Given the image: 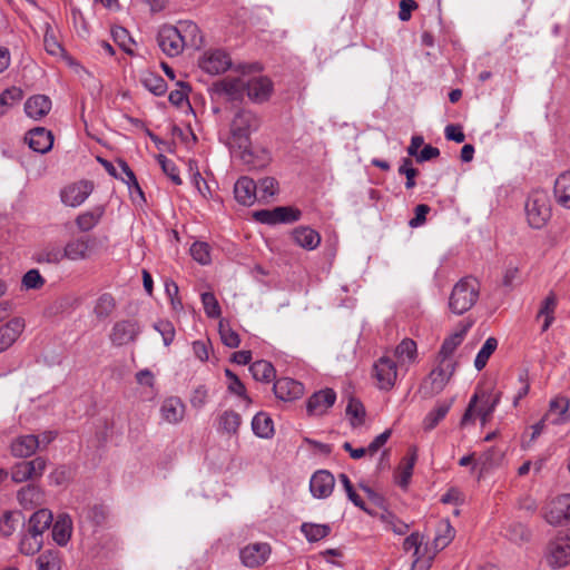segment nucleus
<instances>
[{"instance_id": "1", "label": "nucleus", "mask_w": 570, "mask_h": 570, "mask_svg": "<svg viewBox=\"0 0 570 570\" xmlns=\"http://www.w3.org/2000/svg\"><path fill=\"white\" fill-rule=\"evenodd\" d=\"M157 42L160 50L168 57L179 56L184 48H199L203 37L198 26L189 20L179 21L176 26L165 24L159 28Z\"/></svg>"}, {"instance_id": "2", "label": "nucleus", "mask_w": 570, "mask_h": 570, "mask_svg": "<svg viewBox=\"0 0 570 570\" xmlns=\"http://www.w3.org/2000/svg\"><path fill=\"white\" fill-rule=\"evenodd\" d=\"M500 401L501 392H493L492 390L476 391L470 399L469 405L461 419V425L465 426L474 422L475 417H479L481 425L485 426Z\"/></svg>"}, {"instance_id": "3", "label": "nucleus", "mask_w": 570, "mask_h": 570, "mask_svg": "<svg viewBox=\"0 0 570 570\" xmlns=\"http://www.w3.org/2000/svg\"><path fill=\"white\" fill-rule=\"evenodd\" d=\"M259 128V119L248 109L238 110L230 122L229 148L236 155L238 148H245L250 142V136Z\"/></svg>"}, {"instance_id": "4", "label": "nucleus", "mask_w": 570, "mask_h": 570, "mask_svg": "<svg viewBox=\"0 0 570 570\" xmlns=\"http://www.w3.org/2000/svg\"><path fill=\"white\" fill-rule=\"evenodd\" d=\"M480 286L475 278L463 277L454 286L449 297V308L456 315H462L476 303Z\"/></svg>"}, {"instance_id": "5", "label": "nucleus", "mask_w": 570, "mask_h": 570, "mask_svg": "<svg viewBox=\"0 0 570 570\" xmlns=\"http://www.w3.org/2000/svg\"><path fill=\"white\" fill-rule=\"evenodd\" d=\"M525 215L532 228L543 227L551 216L548 196L542 191H535L529 196L525 203Z\"/></svg>"}, {"instance_id": "6", "label": "nucleus", "mask_w": 570, "mask_h": 570, "mask_svg": "<svg viewBox=\"0 0 570 570\" xmlns=\"http://www.w3.org/2000/svg\"><path fill=\"white\" fill-rule=\"evenodd\" d=\"M548 563L561 568L570 563V529L559 532L547 550Z\"/></svg>"}, {"instance_id": "7", "label": "nucleus", "mask_w": 570, "mask_h": 570, "mask_svg": "<svg viewBox=\"0 0 570 570\" xmlns=\"http://www.w3.org/2000/svg\"><path fill=\"white\" fill-rule=\"evenodd\" d=\"M199 67L209 75H219L232 67V59L222 49H210L204 52L199 60Z\"/></svg>"}, {"instance_id": "8", "label": "nucleus", "mask_w": 570, "mask_h": 570, "mask_svg": "<svg viewBox=\"0 0 570 570\" xmlns=\"http://www.w3.org/2000/svg\"><path fill=\"white\" fill-rule=\"evenodd\" d=\"M47 466L46 459L37 456L31 461H22L11 469V479L16 483H22L30 479L40 478Z\"/></svg>"}, {"instance_id": "9", "label": "nucleus", "mask_w": 570, "mask_h": 570, "mask_svg": "<svg viewBox=\"0 0 570 570\" xmlns=\"http://www.w3.org/2000/svg\"><path fill=\"white\" fill-rule=\"evenodd\" d=\"M374 377L381 390H391L397 380V364L389 356L380 357L373 367Z\"/></svg>"}, {"instance_id": "10", "label": "nucleus", "mask_w": 570, "mask_h": 570, "mask_svg": "<svg viewBox=\"0 0 570 570\" xmlns=\"http://www.w3.org/2000/svg\"><path fill=\"white\" fill-rule=\"evenodd\" d=\"M159 414L163 422L178 425L185 419L186 404L179 396H166L159 405Z\"/></svg>"}, {"instance_id": "11", "label": "nucleus", "mask_w": 570, "mask_h": 570, "mask_svg": "<svg viewBox=\"0 0 570 570\" xmlns=\"http://www.w3.org/2000/svg\"><path fill=\"white\" fill-rule=\"evenodd\" d=\"M247 97L255 104L267 101L274 90L272 80L266 76L247 75Z\"/></svg>"}, {"instance_id": "12", "label": "nucleus", "mask_w": 570, "mask_h": 570, "mask_svg": "<svg viewBox=\"0 0 570 570\" xmlns=\"http://www.w3.org/2000/svg\"><path fill=\"white\" fill-rule=\"evenodd\" d=\"M234 157L239 158L243 164L247 165L252 169H261L266 167L272 157L271 153L263 147H254L252 142L245 148H238Z\"/></svg>"}, {"instance_id": "13", "label": "nucleus", "mask_w": 570, "mask_h": 570, "mask_svg": "<svg viewBox=\"0 0 570 570\" xmlns=\"http://www.w3.org/2000/svg\"><path fill=\"white\" fill-rule=\"evenodd\" d=\"M544 519L554 525L570 521V494L551 500L544 509Z\"/></svg>"}, {"instance_id": "14", "label": "nucleus", "mask_w": 570, "mask_h": 570, "mask_svg": "<svg viewBox=\"0 0 570 570\" xmlns=\"http://www.w3.org/2000/svg\"><path fill=\"white\" fill-rule=\"evenodd\" d=\"M247 75L242 72L240 76L222 79L216 85L217 91L224 94L229 100H243L244 96H247Z\"/></svg>"}, {"instance_id": "15", "label": "nucleus", "mask_w": 570, "mask_h": 570, "mask_svg": "<svg viewBox=\"0 0 570 570\" xmlns=\"http://www.w3.org/2000/svg\"><path fill=\"white\" fill-rule=\"evenodd\" d=\"M271 554V547L265 542L250 543L244 547L239 557L242 563L247 568H256L262 566Z\"/></svg>"}, {"instance_id": "16", "label": "nucleus", "mask_w": 570, "mask_h": 570, "mask_svg": "<svg viewBox=\"0 0 570 570\" xmlns=\"http://www.w3.org/2000/svg\"><path fill=\"white\" fill-rule=\"evenodd\" d=\"M336 401V393L332 389H324L315 392L306 403V410L309 415L321 416L331 409Z\"/></svg>"}, {"instance_id": "17", "label": "nucleus", "mask_w": 570, "mask_h": 570, "mask_svg": "<svg viewBox=\"0 0 570 570\" xmlns=\"http://www.w3.org/2000/svg\"><path fill=\"white\" fill-rule=\"evenodd\" d=\"M92 191V185L89 181L81 180L66 186L61 190V200L70 207H78L89 197Z\"/></svg>"}, {"instance_id": "18", "label": "nucleus", "mask_w": 570, "mask_h": 570, "mask_svg": "<svg viewBox=\"0 0 570 570\" xmlns=\"http://www.w3.org/2000/svg\"><path fill=\"white\" fill-rule=\"evenodd\" d=\"M335 485L334 475L327 470L316 471L309 480V491L316 499L328 498Z\"/></svg>"}, {"instance_id": "19", "label": "nucleus", "mask_w": 570, "mask_h": 570, "mask_svg": "<svg viewBox=\"0 0 570 570\" xmlns=\"http://www.w3.org/2000/svg\"><path fill=\"white\" fill-rule=\"evenodd\" d=\"M274 394L284 402H292L303 396L304 385L291 377H281L274 383Z\"/></svg>"}, {"instance_id": "20", "label": "nucleus", "mask_w": 570, "mask_h": 570, "mask_svg": "<svg viewBox=\"0 0 570 570\" xmlns=\"http://www.w3.org/2000/svg\"><path fill=\"white\" fill-rule=\"evenodd\" d=\"M140 328L135 321L117 322L110 333V341L114 345L122 346L132 342L139 334Z\"/></svg>"}, {"instance_id": "21", "label": "nucleus", "mask_w": 570, "mask_h": 570, "mask_svg": "<svg viewBox=\"0 0 570 570\" xmlns=\"http://www.w3.org/2000/svg\"><path fill=\"white\" fill-rule=\"evenodd\" d=\"M544 416L554 425L567 422L570 419L569 399L562 395L551 399L549 403V411Z\"/></svg>"}, {"instance_id": "22", "label": "nucleus", "mask_w": 570, "mask_h": 570, "mask_svg": "<svg viewBox=\"0 0 570 570\" xmlns=\"http://www.w3.org/2000/svg\"><path fill=\"white\" fill-rule=\"evenodd\" d=\"M26 140L29 145V147L39 154H46L48 153L53 145V137L51 131L47 130L43 127H37L31 129Z\"/></svg>"}, {"instance_id": "23", "label": "nucleus", "mask_w": 570, "mask_h": 570, "mask_svg": "<svg viewBox=\"0 0 570 570\" xmlns=\"http://www.w3.org/2000/svg\"><path fill=\"white\" fill-rule=\"evenodd\" d=\"M24 330V321L14 317L0 326V353L10 347Z\"/></svg>"}, {"instance_id": "24", "label": "nucleus", "mask_w": 570, "mask_h": 570, "mask_svg": "<svg viewBox=\"0 0 570 570\" xmlns=\"http://www.w3.org/2000/svg\"><path fill=\"white\" fill-rule=\"evenodd\" d=\"M234 196L240 205H253L257 199L256 183L254 179L247 176L238 178L234 186Z\"/></svg>"}, {"instance_id": "25", "label": "nucleus", "mask_w": 570, "mask_h": 570, "mask_svg": "<svg viewBox=\"0 0 570 570\" xmlns=\"http://www.w3.org/2000/svg\"><path fill=\"white\" fill-rule=\"evenodd\" d=\"M454 366L452 362L441 363L438 367L431 371L428 382L430 384V393L439 394L448 384Z\"/></svg>"}, {"instance_id": "26", "label": "nucleus", "mask_w": 570, "mask_h": 570, "mask_svg": "<svg viewBox=\"0 0 570 570\" xmlns=\"http://www.w3.org/2000/svg\"><path fill=\"white\" fill-rule=\"evenodd\" d=\"M51 110V100L46 95H35L24 102V112L29 118L39 120Z\"/></svg>"}, {"instance_id": "27", "label": "nucleus", "mask_w": 570, "mask_h": 570, "mask_svg": "<svg viewBox=\"0 0 570 570\" xmlns=\"http://www.w3.org/2000/svg\"><path fill=\"white\" fill-rule=\"evenodd\" d=\"M73 530L72 519L67 513H61L57 517L52 525V539L60 546L65 547L69 542Z\"/></svg>"}, {"instance_id": "28", "label": "nucleus", "mask_w": 570, "mask_h": 570, "mask_svg": "<svg viewBox=\"0 0 570 570\" xmlns=\"http://www.w3.org/2000/svg\"><path fill=\"white\" fill-rule=\"evenodd\" d=\"M40 448L39 439L33 434L21 435L10 445L11 453L17 458H29Z\"/></svg>"}, {"instance_id": "29", "label": "nucleus", "mask_w": 570, "mask_h": 570, "mask_svg": "<svg viewBox=\"0 0 570 570\" xmlns=\"http://www.w3.org/2000/svg\"><path fill=\"white\" fill-rule=\"evenodd\" d=\"M394 355L401 367L410 366L417 362V346L412 338L402 340L395 347Z\"/></svg>"}, {"instance_id": "30", "label": "nucleus", "mask_w": 570, "mask_h": 570, "mask_svg": "<svg viewBox=\"0 0 570 570\" xmlns=\"http://www.w3.org/2000/svg\"><path fill=\"white\" fill-rule=\"evenodd\" d=\"M292 235L295 244L307 250L315 249L321 243L320 234L311 227L299 226Z\"/></svg>"}, {"instance_id": "31", "label": "nucleus", "mask_w": 570, "mask_h": 570, "mask_svg": "<svg viewBox=\"0 0 570 570\" xmlns=\"http://www.w3.org/2000/svg\"><path fill=\"white\" fill-rule=\"evenodd\" d=\"M42 498V491L33 484L21 488L17 493L18 502L23 509H33L41 505Z\"/></svg>"}, {"instance_id": "32", "label": "nucleus", "mask_w": 570, "mask_h": 570, "mask_svg": "<svg viewBox=\"0 0 570 570\" xmlns=\"http://www.w3.org/2000/svg\"><path fill=\"white\" fill-rule=\"evenodd\" d=\"M89 249V239L86 237H80L71 239L66 244L63 248V255L70 261H81L88 257Z\"/></svg>"}, {"instance_id": "33", "label": "nucleus", "mask_w": 570, "mask_h": 570, "mask_svg": "<svg viewBox=\"0 0 570 570\" xmlns=\"http://www.w3.org/2000/svg\"><path fill=\"white\" fill-rule=\"evenodd\" d=\"M299 531L309 543H315L328 537L332 528L326 523L303 522Z\"/></svg>"}, {"instance_id": "34", "label": "nucleus", "mask_w": 570, "mask_h": 570, "mask_svg": "<svg viewBox=\"0 0 570 570\" xmlns=\"http://www.w3.org/2000/svg\"><path fill=\"white\" fill-rule=\"evenodd\" d=\"M52 523V513L47 509H39L29 519L28 531L42 538L43 532Z\"/></svg>"}, {"instance_id": "35", "label": "nucleus", "mask_w": 570, "mask_h": 570, "mask_svg": "<svg viewBox=\"0 0 570 570\" xmlns=\"http://www.w3.org/2000/svg\"><path fill=\"white\" fill-rule=\"evenodd\" d=\"M554 197L559 205L570 209V170L560 174L556 179Z\"/></svg>"}, {"instance_id": "36", "label": "nucleus", "mask_w": 570, "mask_h": 570, "mask_svg": "<svg viewBox=\"0 0 570 570\" xmlns=\"http://www.w3.org/2000/svg\"><path fill=\"white\" fill-rule=\"evenodd\" d=\"M252 430L261 439H271L274 435V423L265 412H258L252 420Z\"/></svg>"}, {"instance_id": "37", "label": "nucleus", "mask_w": 570, "mask_h": 570, "mask_svg": "<svg viewBox=\"0 0 570 570\" xmlns=\"http://www.w3.org/2000/svg\"><path fill=\"white\" fill-rule=\"evenodd\" d=\"M468 328L469 326H465L462 330L451 334L449 337L444 340L440 350L441 363L452 362L451 355L454 353L456 347L461 345V343L463 342Z\"/></svg>"}, {"instance_id": "38", "label": "nucleus", "mask_w": 570, "mask_h": 570, "mask_svg": "<svg viewBox=\"0 0 570 570\" xmlns=\"http://www.w3.org/2000/svg\"><path fill=\"white\" fill-rule=\"evenodd\" d=\"M225 376L227 377V391L239 397L244 402L245 407H248L252 404V399L247 394L244 383L229 368L225 370Z\"/></svg>"}, {"instance_id": "39", "label": "nucleus", "mask_w": 570, "mask_h": 570, "mask_svg": "<svg viewBox=\"0 0 570 570\" xmlns=\"http://www.w3.org/2000/svg\"><path fill=\"white\" fill-rule=\"evenodd\" d=\"M455 531L448 520H441L438 524L436 533L433 540L435 551L443 550L453 540Z\"/></svg>"}, {"instance_id": "40", "label": "nucleus", "mask_w": 570, "mask_h": 570, "mask_svg": "<svg viewBox=\"0 0 570 570\" xmlns=\"http://www.w3.org/2000/svg\"><path fill=\"white\" fill-rule=\"evenodd\" d=\"M416 462L415 451L407 458H405L400 464L395 473V482L403 489H405L412 478L413 469Z\"/></svg>"}, {"instance_id": "41", "label": "nucleus", "mask_w": 570, "mask_h": 570, "mask_svg": "<svg viewBox=\"0 0 570 570\" xmlns=\"http://www.w3.org/2000/svg\"><path fill=\"white\" fill-rule=\"evenodd\" d=\"M557 307V297L554 294L548 295L541 303L540 309L538 312V317H543V324L541 327L542 332L549 330L554 321V311Z\"/></svg>"}, {"instance_id": "42", "label": "nucleus", "mask_w": 570, "mask_h": 570, "mask_svg": "<svg viewBox=\"0 0 570 570\" xmlns=\"http://www.w3.org/2000/svg\"><path fill=\"white\" fill-rule=\"evenodd\" d=\"M249 371L254 380L259 382H271L275 379V368L273 364L265 360H259L250 364Z\"/></svg>"}, {"instance_id": "43", "label": "nucleus", "mask_w": 570, "mask_h": 570, "mask_svg": "<svg viewBox=\"0 0 570 570\" xmlns=\"http://www.w3.org/2000/svg\"><path fill=\"white\" fill-rule=\"evenodd\" d=\"M242 423L240 415L233 411H224L218 419V429L227 434H236Z\"/></svg>"}, {"instance_id": "44", "label": "nucleus", "mask_w": 570, "mask_h": 570, "mask_svg": "<svg viewBox=\"0 0 570 570\" xmlns=\"http://www.w3.org/2000/svg\"><path fill=\"white\" fill-rule=\"evenodd\" d=\"M102 215V207L85 212L77 217L76 225L81 232H89L100 222Z\"/></svg>"}, {"instance_id": "45", "label": "nucleus", "mask_w": 570, "mask_h": 570, "mask_svg": "<svg viewBox=\"0 0 570 570\" xmlns=\"http://www.w3.org/2000/svg\"><path fill=\"white\" fill-rule=\"evenodd\" d=\"M380 520L385 530L392 531L397 535H404L409 531V524L400 520L392 512L385 511L380 515Z\"/></svg>"}, {"instance_id": "46", "label": "nucleus", "mask_w": 570, "mask_h": 570, "mask_svg": "<svg viewBox=\"0 0 570 570\" xmlns=\"http://www.w3.org/2000/svg\"><path fill=\"white\" fill-rule=\"evenodd\" d=\"M278 193V181L274 177H264L256 184L257 198L268 200Z\"/></svg>"}, {"instance_id": "47", "label": "nucleus", "mask_w": 570, "mask_h": 570, "mask_svg": "<svg viewBox=\"0 0 570 570\" xmlns=\"http://www.w3.org/2000/svg\"><path fill=\"white\" fill-rule=\"evenodd\" d=\"M498 347V341L494 337H489L483 343L482 347L478 352L475 360H474V366L478 371H481L485 367L490 356L493 354V352Z\"/></svg>"}, {"instance_id": "48", "label": "nucleus", "mask_w": 570, "mask_h": 570, "mask_svg": "<svg viewBox=\"0 0 570 570\" xmlns=\"http://www.w3.org/2000/svg\"><path fill=\"white\" fill-rule=\"evenodd\" d=\"M141 82L144 87L155 96H161L167 90V83L164 78L153 72L144 75Z\"/></svg>"}, {"instance_id": "49", "label": "nucleus", "mask_w": 570, "mask_h": 570, "mask_svg": "<svg viewBox=\"0 0 570 570\" xmlns=\"http://www.w3.org/2000/svg\"><path fill=\"white\" fill-rule=\"evenodd\" d=\"M106 518V510L101 505L85 507L79 512L80 522H90L94 525H99Z\"/></svg>"}, {"instance_id": "50", "label": "nucleus", "mask_w": 570, "mask_h": 570, "mask_svg": "<svg viewBox=\"0 0 570 570\" xmlns=\"http://www.w3.org/2000/svg\"><path fill=\"white\" fill-rule=\"evenodd\" d=\"M436 551L431 552L428 548L419 547L417 550H413V562L412 570H428L431 567L432 560L435 557Z\"/></svg>"}, {"instance_id": "51", "label": "nucleus", "mask_w": 570, "mask_h": 570, "mask_svg": "<svg viewBox=\"0 0 570 570\" xmlns=\"http://www.w3.org/2000/svg\"><path fill=\"white\" fill-rule=\"evenodd\" d=\"M23 97L20 88L11 87L0 94V116L4 115L7 110L19 102Z\"/></svg>"}, {"instance_id": "52", "label": "nucleus", "mask_w": 570, "mask_h": 570, "mask_svg": "<svg viewBox=\"0 0 570 570\" xmlns=\"http://www.w3.org/2000/svg\"><path fill=\"white\" fill-rule=\"evenodd\" d=\"M450 406V404H440L430 411L423 420L424 430L432 431L445 417Z\"/></svg>"}, {"instance_id": "53", "label": "nucleus", "mask_w": 570, "mask_h": 570, "mask_svg": "<svg viewBox=\"0 0 570 570\" xmlns=\"http://www.w3.org/2000/svg\"><path fill=\"white\" fill-rule=\"evenodd\" d=\"M42 538L32 532H27L20 540L19 548L23 554L31 556L40 550Z\"/></svg>"}, {"instance_id": "54", "label": "nucleus", "mask_w": 570, "mask_h": 570, "mask_svg": "<svg viewBox=\"0 0 570 570\" xmlns=\"http://www.w3.org/2000/svg\"><path fill=\"white\" fill-rule=\"evenodd\" d=\"M43 43L46 51L53 57H59L65 53V49L57 40L50 24H46Z\"/></svg>"}, {"instance_id": "55", "label": "nucleus", "mask_w": 570, "mask_h": 570, "mask_svg": "<svg viewBox=\"0 0 570 570\" xmlns=\"http://www.w3.org/2000/svg\"><path fill=\"white\" fill-rule=\"evenodd\" d=\"M114 308L115 299L110 294L106 293L98 297L94 307V313L98 318H106L111 314Z\"/></svg>"}, {"instance_id": "56", "label": "nucleus", "mask_w": 570, "mask_h": 570, "mask_svg": "<svg viewBox=\"0 0 570 570\" xmlns=\"http://www.w3.org/2000/svg\"><path fill=\"white\" fill-rule=\"evenodd\" d=\"M38 570H60V559L57 552L45 551L36 560Z\"/></svg>"}, {"instance_id": "57", "label": "nucleus", "mask_w": 570, "mask_h": 570, "mask_svg": "<svg viewBox=\"0 0 570 570\" xmlns=\"http://www.w3.org/2000/svg\"><path fill=\"white\" fill-rule=\"evenodd\" d=\"M505 537L512 542L521 543L530 538V532L522 523L513 522L507 527Z\"/></svg>"}, {"instance_id": "58", "label": "nucleus", "mask_w": 570, "mask_h": 570, "mask_svg": "<svg viewBox=\"0 0 570 570\" xmlns=\"http://www.w3.org/2000/svg\"><path fill=\"white\" fill-rule=\"evenodd\" d=\"M219 335L224 345L230 348H236L240 344L239 335L229 326L228 323L220 321Z\"/></svg>"}, {"instance_id": "59", "label": "nucleus", "mask_w": 570, "mask_h": 570, "mask_svg": "<svg viewBox=\"0 0 570 570\" xmlns=\"http://www.w3.org/2000/svg\"><path fill=\"white\" fill-rule=\"evenodd\" d=\"M190 255L191 257L202 265H207L210 263V247L205 242H195L190 246Z\"/></svg>"}, {"instance_id": "60", "label": "nucleus", "mask_w": 570, "mask_h": 570, "mask_svg": "<svg viewBox=\"0 0 570 570\" xmlns=\"http://www.w3.org/2000/svg\"><path fill=\"white\" fill-rule=\"evenodd\" d=\"M202 303L208 317L216 318L220 315V306L212 292L202 294Z\"/></svg>"}, {"instance_id": "61", "label": "nucleus", "mask_w": 570, "mask_h": 570, "mask_svg": "<svg viewBox=\"0 0 570 570\" xmlns=\"http://www.w3.org/2000/svg\"><path fill=\"white\" fill-rule=\"evenodd\" d=\"M165 292L170 301L171 308L176 312H179L183 309V303L179 298V288L178 285L173 279H165Z\"/></svg>"}, {"instance_id": "62", "label": "nucleus", "mask_w": 570, "mask_h": 570, "mask_svg": "<svg viewBox=\"0 0 570 570\" xmlns=\"http://www.w3.org/2000/svg\"><path fill=\"white\" fill-rule=\"evenodd\" d=\"M277 224L294 223L299 219L301 212L293 207L281 206L275 208Z\"/></svg>"}, {"instance_id": "63", "label": "nucleus", "mask_w": 570, "mask_h": 570, "mask_svg": "<svg viewBox=\"0 0 570 570\" xmlns=\"http://www.w3.org/2000/svg\"><path fill=\"white\" fill-rule=\"evenodd\" d=\"M346 414L350 416L352 425L357 426L364 421L365 410L362 403L352 400L346 407Z\"/></svg>"}, {"instance_id": "64", "label": "nucleus", "mask_w": 570, "mask_h": 570, "mask_svg": "<svg viewBox=\"0 0 570 570\" xmlns=\"http://www.w3.org/2000/svg\"><path fill=\"white\" fill-rule=\"evenodd\" d=\"M154 328L161 335L165 346L173 343L175 338V327L171 322L165 320L158 321L154 324Z\"/></svg>"}]
</instances>
